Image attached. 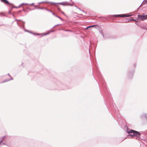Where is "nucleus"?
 Instances as JSON below:
<instances>
[{
	"mask_svg": "<svg viewBox=\"0 0 147 147\" xmlns=\"http://www.w3.org/2000/svg\"><path fill=\"white\" fill-rule=\"evenodd\" d=\"M58 10H60V9L59 8Z\"/></svg>",
	"mask_w": 147,
	"mask_h": 147,
	"instance_id": "obj_26",
	"label": "nucleus"
},
{
	"mask_svg": "<svg viewBox=\"0 0 147 147\" xmlns=\"http://www.w3.org/2000/svg\"><path fill=\"white\" fill-rule=\"evenodd\" d=\"M118 16L122 17H125V14H119L118 15H113V17H117Z\"/></svg>",
	"mask_w": 147,
	"mask_h": 147,
	"instance_id": "obj_4",
	"label": "nucleus"
},
{
	"mask_svg": "<svg viewBox=\"0 0 147 147\" xmlns=\"http://www.w3.org/2000/svg\"><path fill=\"white\" fill-rule=\"evenodd\" d=\"M61 13H63V14L64 15H65V14L63 12V11H61Z\"/></svg>",
	"mask_w": 147,
	"mask_h": 147,
	"instance_id": "obj_18",
	"label": "nucleus"
},
{
	"mask_svg": "<svg viewBox=\"0 0 147 147\" xmlns=\"http://www.w3.org/2000/svg\"><path fill=\"white\" fill-rule=\"evenodd\" d=\"M34 6L35 7H36V5H34Z\"/></svg>",
	"mask_w": 147,
	"mask_h": 147,
	"instance_id": "obj_23",
	"label": "nucleus"
},
{
	"mask_svg": "<svg viewBox=\"0 0 147 147\" xmlns=\"http://www.w3.org/2000/svg\"><path fill=\"white\" fill-rule=\"evenodd\" d=\"M46 9L47 11H49V12H52V11L51 10H49V9Z\"/></svg>",
	"mask_w": 147,
	"mask_h": 147,
	"instance_id": "obj_12",
	"label": "nucleus"
},
{
	"mask_svg": "<svg viewBox=\"0 0 147 147\" xmlns=\"http://www.w3.org/2000/svg\"><path fill=\"white\" fill-rule=\"evenodd\" d=\"M25 4V3H22L20 5H22L23 4Z\"/></svg>",
	"mask_w": 147,
	"mask_h": 147,
	"instance_id": "obj_19",
	"label": "nucleus"
},
{
	"mask_svg": "<svg viewBox=\"0 0 147 147\" xmlns=\"http://www.w3.org/2000/svg\"><path fill=\"white\" fill-rule=\"evenodd\" d=\"M11 80H13V79H12V78H11Z\"/></svg>",
	"mask_w": 147,
	"mask_h": 147,
	"instance_id": "obj_28",
	"label": "nucleus"
},
{
	"mask_svg": "<svg viewBox=\"0 0 147 147\" xmlns=\"http://www.w3.org/2000/svg\"><path fill=\"white\" fill-rule=\"evenodd\" d=\"M95 26L96 25H92V26H89L88 27H87L86 28V29H88V28H90L91 27H94V26Z\"/></svg>",
	"mask_w": 147,
	"mask_h": 147,
	"instance_id": "obj_9",
	"label": "nucleus"
},
{
	"mask_svg": "<svg viewBox=\"0 0 147 147\" xmlns=\"http://www.w3.org/2000/svg\"><path fill=\"white\" fill-rule=\"evenodd\" d=\"M56 3L55 4H54L55 5L56 4H59L60 5H62L65 6V5H69L71 6H72L74 5V3H73L72 4H69L68 2H63L61 3Z\"/></svg>",
	"mask_w": 147,
	"mask_h": 147,
	"instance_id": "obj_3",
	"label": "nucleus"
},
{
	"mask_svg": "<svg viewBox=\"0 0 147 147\" xmlns=\"http://www.w3.org/2000/svg\"><path fill=\"white\" fill-rule=\"evenodd\" d=\"M40 34H36V35H40Z\"/></svg>",
	"mask_w": 147,
	"mask_h": 147,
	"instance_id": "obj_21",
	"label": "nucleus"
},
{
	"mask_svg": "<svg viewBox=\"0 0 147 147\" xmlns=\"http://www.w3.org/2000/svg\"><path fill=\"white\" fill-rule=\"evenodd\" d=\"M8 75L9 76H10V75H9V74H8Z\"/></svg>",
	"mask_w": 147,
	"mask_h": 147,
	"instance_id": "obj_27",
	"label": "nucleus"
},
{
	"mask_svg": "<svg viewBox=\"0 0 147 147\" xmlns=\"http://www.w3.org/2000/svg\"><path fill=\"white\" fill-rule=\"evenodd\" d=\"M49 34V33H45L44 34V35H42V36L46 35H47V34Z\"/></svg>",
	"mask_w": 147,
	"mask_h": 147,
	"instance_id": "obj_13",
	"label": "nucleus"
},
{
	"mask_svg": "<svg viewBox=\"0 0 147 147\" xmlns=\"http://www.w3.org/2000/svg\"><path fill=\"white\" fill-rule=\"evenodd\" d=\"M138 18L141 21H143L147 19V15L143 14L142 15H138Z\"/></svg>",
	"mask_w": 147,
	"mask_h": 147,
	"instance_id": "obj_2",
	"label": "nucleus"
},
{
	"mask_svg": "<svg viewBox=\"0 0 147 147\" xmlns=\"http://www.w3.org/2000/svg\"><path fill=\"white\" fill-rule=\"evenodd\" d=\"M131 21H136V20L133 19H131Z\"/></svg>",
	"mask_w": 147,
	"mask_h": 147,
	"instance_id": "obj_16",
	"label": "nucleus"
},
{
	"mask_svg": "<svg viewBox=\"0 0 147 147\" xmlns=\"http://www.w3.org/2000/svg\"><path fill=\"white\" fill-rule=\"evenodd\" d=\"M3 145H4V144H5L4 143H3Z\"/></svg>",
	"mask_w": 147,
	"mask_h": 147,
	"instance_id": "obj_24",
	"label": "nucleus"
},
{
	"mask_svg": "<svg viewBox=\"0 0 147 147\" xmlns=\"http://www.w3.org/2000/svg\"><path fill=\"white\" fill-rule=\"evenodd\" d=\"M20 6H19V7H17V8L20 7Z\"/></svg>",
	"mask_w": 147,
	"mask_h": 147,
	"instance_id": "obj_25",
	"label": "nucleus"
},
{
	"mask_svg": "<svg viewBox=\"0 0 147 147\" xmlns=\"http://www.w3.org/2000/svg\"><path fill=\"white\" fill-rule=\"evenodd\" d=\"M55 16L59 18L61 20H63L61 18H60V17L58 16Z\"/></svg>",
	"mask_w": 147,
	"mask_h": 147,
	"instance_id": "obj_10",
	"label": "nucleus"
},
{
	"mask_svg": "<svg viewBox=\"0 0 147 147\" xmlns=\"http://www.w3.org/2000/svg\"><path fill=\"white\" fill-rule=\"evenodd\" d=\"M5 137V136L3 137L2 138V140H1L0 141V145L1 144V143L2 142V141L4 140V138Z\"/></svg>",
	"mask_w": 147,
	"mask_h": 147,
	"instance_id": "obj_7",
	"label": "nucleus"
},
{
	"mask_svg": "<svg viewBox=\"0 0 147 147\" xmlns=\"http://www.w3.org/2000/svg\"><path fill=\"white\" fill-rule=\"evenodd\" d=\"M1 1L6 4H9V2L7 0H1Z\"/></svg>",
	"mask_w": 147,
	"mask_h": 147,
	"instance_id": "obj_5",
	"label": "nucleus"
},
{
	"mask_svg": "<svg viewBox=\"0 0 147 147\" xmlns=\"http://www.w3.org/2000/svg\"><path fill=\"white\" fill-rule=\"evenodd\" d=\"M133 15L130 14V15H127L126 14H125V17H129L131 16H132Z\"/></svg>",
	"mask_w": 147,
	"mask_h": 147,
	"instance_id": "obj_8",
	"label": "nucleus"
},
{
	"mask_svg": "<svg viewBox=\"0 0 147 147\" xmlns=\"http://www.w3.org/2000/svg\"><path fill=\"white\" fill-rule=\"evenodd\" d=\"M53 14V15H54V16H56L54 13L53 12H51Z\"/></svg>",
	"mask_w": 147,
	"mask_h": 147,
	"instance_id": "obj_14",
	"label": "nucleus"
},
{
	"mask_svg": "<svg viewBox=\"0 0 147 147\" xmlns=\"http://www.w3.org/2000/svg\"><path fill=\"white\" fill-rule=\"evenodd\" d=\"M61 25L60 24H57V25H55L54 26H55V27H56V26H59V25Z\"/></svg>",
	"mask_w": 147,
	"mask_h": 147,
	"instance_id": "obj_17",
	"label": "nucleus"
},
{
	"mask_svg": "<svg viewBox=\"0 0 147 147\" xmlns=\"http://www.w3.org/2000/svg\"><path fill=\"white\" fill-rule=\"evenodd\" d=\"M34 3H33L32 4H28V5H33L34 4Z\"/></svg>",
	"mask_w": 147,
	"mask_h": 147,
	"instance_id": "obj_15",
	"label": "nucleus"
},
{
	"mask_svg": "<svg viewBox=\"0 0 147 147\" xmlns=\"http://www.w3.org/2000/svg\"><path fill=\"white\" fill-rule=\"evenodd\" d=\"M127 132L129 136L131 137L135 136L138 139L140 138V134L138 132L132 130H130L129 131L127 130Z\"/></svg>",
	"mask_w": 147,
	"mask_h": 147,
	"instance_id": "obj_1",
	"label": "nucleus"
},
{
	"mask_svg": "<svg viewBox=\"0 0 147 147\" xmlns=\"http://www.w3.org/2000/svg\"><path fill=\"white\" fill-rule=\"evenodd\" d=\"M76 8L79 9L80 10H81V11H82L80 8H79L78 7H77L76 6H74Z\"/></svg>",
	"mask_w": 147,
	"mask_h": 147,
	"instance_id": "obj_11",
	"label": "nucleus"
},
{
	"mask_svg": "<svg viewBox=\"0 0 147 147\" xmlns=\"http://www.w3.org/2000/svg\"><path fill=\"white\" fill-rule=\"evenodd\" d=\"M9 80H6V81H5V82L8 81H9Z\"/></svg>",
	"mask_w": 147,
	"mask_h": 147,
	"instance_id": "obj_22",
	"label": "nucleus"
},
{
	"mask_svg": "<svg viewBox=\"0 0 147 147\" xmlns=\"http://www.w3.org/2000/svg\"><path fill=\"white\" fill-rule=\"evenodd\" d=\"M71 0H70V1H71Z\"/></svg>",
	"mask_w": 147,
	"mask_h": 147,
	"instance_id": "obj_29",
	"label": "nucleus"
},
{
	"mask_svg": "<svg viewBox=\"0 0 147 147\" xmlns=\"http://www.w3.org/2000/svg\"><path fill=\"white\" fill-rule=\"evenodd\" d=\"M24 4L26 5H28V3H25Z\"/></svg>",
	"mask_w": 147,
	"mask_h": 147,
	"instance_id": "obj_20",
	"label": "nucleus"
},
{
	"mask_svg": "<svg viewBox=\"0 0 147 147\" xmlns=\"http://www.w3.org/2000/svg\"><path fill=\"white\" fill-rule=\"evenodd\" d=\"M52 3V4H55L56 3H53V2H44V1H42V2H40V3H38V4H41V3Z\"/></svg>",
	"mask_w": 147,
	"mask_h": 147,
	"instance_id": "obj_6",
	"label": "nucleus"
}]
</instances>
